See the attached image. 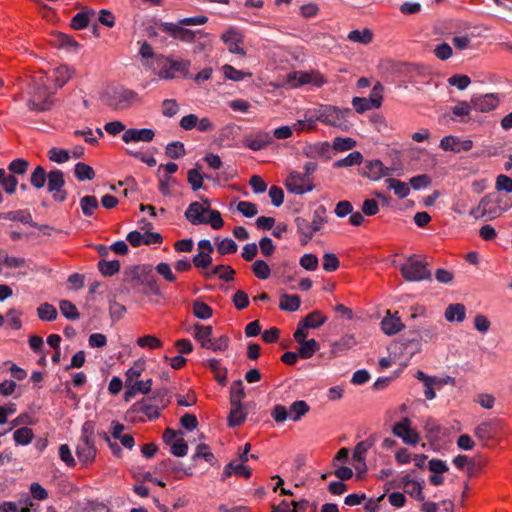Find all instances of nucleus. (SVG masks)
I'll use <instances>...</instances> for the list:
<instances>
[{
    "mask_svg": "<svg viewBox=\"0 0 512 512\" xmlns=\"http://www.w3.org/2000/svg\"><path fill=\"white\" fill-rule=\"evenodd\" d=\"M439 146L444 151L460 153L462 151H469L473 147V142L470 139L461 140L458 137L449 135L441 139Z\"/></svg>",
    "mask_w": 512,
    "mask_h": 512,
    "instance_id": "ddd939ff",
    "label": "nucleus"
},
{
    "mask_svg": "<svg viewBox=\"0 0 512 512\" xmlns=\"http://www.w3.org/2000/svg\"><path fill=\"white\" fill-rule=\"evenodd\" d=\"M48 191L52 193V198L56 202H63L67 197V192L63 189L65 185L64 173L59 169L51 170L48 173Z\"/></svg>",
    "mask_w": 512,
    "mask_h": 512,
    "instance_id": "6e6552de",
    "label": "nucleus"
},
{
    "mask_svg": "<svg viewBox=\"0 0 512 512\" xmlns=\"http://www.w3.org/2000/svg\"><path fill=\"white\" fill-rule=\"evenodd\" d=\"M445 319L449 322H463L466 316V308L461 303L450 304L445 309Z\"/></svg>",
    "mask_w": 512,
    "mask_h": 512,
    "instance_id": "c85d7f7f",
    "label": "nucleus"
},
{
    "mask_svg": "<svg viewBox=\"0 0 512 512\" xmlns=\"http://www.w3.org/2000/svg\"><path fill=\"white\" fill-rule=\"evenodd\" d=\"M392 432L406 444L414 445L419 442V435L411 429V420L407 417L396 423L393 426Z\"/></svg>",
    "mask_w": 512,
    "mask_h": 512,
    "instance_id": "f8f14e48",
    "label": "nucleus"
},
{
    "mask_svg": "<svg viewBox=\"0 0 512 512\" xmlns=\"http://www.w3.org/2000/svg\"><path fill=\"white\" fill-rule=\"evenodd\" d=\"M356 141L350 137H336L333 141V149L336 151H347L355 147Z\"/></svg>",
    "mask_w": 512,
    "mask_h": 512,
    "instance_id": "69168bd1",
    "label": "nucleus"
},
{
    "mask_svg": "<svg viewBox=\"0 0 512 512\" xmlns=\"http://www.w3.org/2000/svg\"><path fill=\"white\" fill-rule=\"evenodd\" d=\"M29 168V162L22 158H17L11 161L8 165L9 175H15V177L26 174Z\"/></svg>",
    "mask_w": 512,
    "mask_h": 512,
    "instance_id": "c03bdc74",
    "label": "nucleus"
},
{
    "mask_svg": "<svg viewBox=\"0 0 512 512\" xmlns=\"http://www.w3.org/2000/svg\"><path fill=\"white\" fill-rule=\"evenodd\" d=\"M190 66V60H174L167 57L158 70L157 76L162 80H173L178 77L188 78L190 76Z\"/></svg>",
    "mask_w": 512,
    "mask_h": 512,
    "instance_id": "423d86ee",
    "label": "nucleus"
},
{
    "mask_svg": "<svg viewBox=\"0 0 512 512\" xmlns=\"http://www.w3.org/2000/svg\"><path fill=\"white\" fill-rule=\"evenodd\" d=\"M362 174L372 181H377L384 176L390 175L391 169L385 167L380 160H370L365 162Z\"/></svg>",
    "mask_w": 512,
    "mask_h": 512,
    "instance_id": "4468645a",
    "label": "nucleus"
},
{
    "mask_svg": "<svg viewBox=\"0 0 512 512\" xmlns=\"http://www.w3.org/2000/svg\"><path fill=\"white\" fill-rule=\"evenodd\" d=\"M232 474L248 479L251 476V469L239 460H232L225 466L222 480H225Z\"/></svg>",
    "mask_w": 512,
    "mask_h": 512,
    "instance_id": "412c9836",
    "label": "nucleus"
},
{
    "mask_svg": "<svg viewBox=\"0 0 512 512\" xmlns=\"http://www.w3.org/2000/svg\"><path fill=\"white\" fill-rule=\"evenodd\" d=\"M134 407L136 411L143 413L149 419H156L160 416V407L155 403H150V399L144 398L137 402Z\"/></svg>",
    "mask_w": 512,
    "mask_h": 512,
    "instance_id": "c756f323",
    "label": "nucleus"
},
{
    "mask_svg": "<svg viewBox=\"0 0 512 512\" xmlns=\"http://www.w3.org/2000/svg\"><path fill=\"white\" fill-rule=\"evenodd\" d=\"M74 173L79 181L92 180L95 177L93 168L83 162H78L75 165Z\"/></svg>",
    "mask_w": 512,
    "mask_h": 512,
    "instance_id": "49530a36",
    "label": "nucleus"
},
{
    "mask_svg": "<svg viewBox=\"0 0 512 512\" xmlns=\"http://www.w3.org/2000/svg\"><path fill=\"white\" fill-rule=\"evenodd\" d=\"M155 271L162 276L167 282H175L177 277L173 273L171 266L166 262H161L156 265Z\"/></svg>",
    "mask_w": 512,
    "mask_h": 512,
    "instance_id": "0e129e2a",
    "label": "nucleus"
},
{
    "mask_svg": "<svg viewBox=\"0 0 512 512\" xmlns=\"http://www.w3.org/2000/svg\"><path fill=\"white\" fill-rule=\"evenodd\" d=\"M208 21L205 15H198L195 17H186L178 21V23L162 22L159 28L162 32L169 34L174 39L191 43L195 40L196 36H207L202 30L193 31L185 28L184 26L204 25Z\"/></svg>",
    "mask_w": 512,
    "mask_h": 512,
    "instance_id": "f257e3e1",
    "label": "nucleus"
},
{
    "mask_svg": "<svg viewBox=\"0 0 512 512\" xmlns=\"http://www.w3.org/2000/svg\"><path fill=\"white\" fill-rule=\"evenodd\" d=\"M297 226V232L300 234V242L302 245H306L313 237L315 230L311 227V223L305 218L297 217L295 219Z\"/></svg>",
    "mask_w": 512,
    "mask_h": 512,
    "instance_id": "cd10ccee",
    "label": "nucleus"
},
{
    "mask_svg": "<svg viewBox=\"0 0 512 512\" xmlns=\"http://www.w3.org/2000/svg\"><path fill=\"white\" fill-rule=\"evenodd\" d=\"M499 103V99L494 94L474 95L471 98L472 108L478 112H489L494 110Z\"/></svg>",
    "mask_w": 512,
    "mask_h": 512,
    "instance_id": "2eb2a0df",
    "label": "nucleus"
},
{
    "mask_svg": "<svg viewBox=\"0 0 512 512\" xmlns=\"http://www.w3.org/2000/svg\"><path fill=\"white\" fill-rule=\"evenodd\" d=\"M29 94L27 105L30 110L43 112L50 109L52 96L42 78L33 81Z\"/></svg>",
    "mask_w": 512,
    "mask_h": 512,
    "instance_id": "7ed1b4c3",
    "label": "nucleus"
},
{
    "mask_svg": "<svg viewBox=\"0 0 512 512\" xmlns=\"http://www.w3.org/2000/svg\"><path fill=\"white\" fill-rule=\"evenodd\" d=\"M192 310L194 316L201 320L209 319L213 314L212 308L200 300L193 302Z\"/></svg>",
    "mask_w": 512,
    "mask_h": 512,
    "instance_id": "37998d69",
    "label": "nucleus"
},
{
    "mask_svg": "<svg viewBox=\"0 0 512 512\" xmlns=\"http://www.w3.org/2000/svg\"><path fill=\"white\" fill-rule=\"evenodd\" d=\"M301 299L298 295L283 294L280 299L279 307L281 310L294 312L299 309Z\"/></svg>",
    "mask_w": 512,
    "mask_h": 512,
    "instance_id": "72a5a7b5",
    "label": "nucleus"
},
{
    "mask_svg": "<svg viewBox=\"0 0 512 512\" xmlns=\"http://www.w3.org/2000/svg\"><path fill=\"white\" fill-rule=\"evenodd\" d=\"M400 272L408 282L430 280L432 277L430 270L427 268V263L421 260L418 255L409 256L406 262L400 266Z\"/></svg>",
    "mask_w": 512,
    "mask_h": 512,
    "instance_id": "f03ea898",
    "label": "nucleus"
},
{
    "mask_svg": "<svg viewBox=\"0 0 512 512\" xmlns=\"http://www.w3.org/2000/svg\"><path fill=\"white\" fill-rule=\"evenodd\" d=\"M311 319H312V316H306L302 321L299 322L298 327L293 335L294 339L297 343L301 344V343L307 341L306 337L308 334V332H307L308 328L316 329L323 325V321L313 323L311 321Z\"/></svg>",
    "mask_w": 512,
    "mask_h": 512,
    "instance_id": "b1692460",
    "label": "nucleus"
},
{
    "mask_svg": "<svg viewBox=\"0 0 512 512\" xmlns=\"http://www.w3.org/2000/svg\"><path fill=\"white\" fill-rule=\"evenodd\" d=\"M0 218L10 221H20L30 226H37V223L32 220L31 214L26 210H16L0 214Z\"/></svg>",
    "mask_w": 512,
    "mask_h": 512,
    "instance_id": "7c9ffc66",
    "label": "nucleus"
},
{
    "mask_svg": "<svg viewBox=\"0 0 512 512\" xmlns=\"http://www.w3.org/2000/svg\"><path fill=\"white\" fill-rule=\"evenodd\" d=\"M375 442L376 436L371 435L367 439L359 442L354 448L353 459L358 463H362V465L364 466V470H367V466L365 463V454L375 444Z\"/></svg>",
    "mask_w": 512,
    "mask_h": 512,
    "instance_id": "5701e85b",
    "label": "nucleus"
},
{
    "mask_svg": "<svg viewBox=\"0 0 512 512\" xmlns=\"http://www.w3.org/2000/svg\"><path fill=\"white\" fill-rule=\"evenodd\" d=\"M215 241L217 245V251L220 255L232 254L235 253L238 249L237 243L231 238H225L222 240L216 238Z\"/></svg>",
    "mask_w": 512,
    "mask_h": 512,
    "instance_id": "a18cd8bd",
    "label": "nucleus"
},
{
    "mask_svg": "<svg viewBox=\"0 0 512 512\" xmlns=\"http://www.w3.org/2000/svg\"><path fill=\"white\" fill-rule=\"evenodd\" d=\"M151 273V265H135L125 270V281L130 283L133 288H137L143 286Z\"/></svg>",
    "mask_w": 512,
    "mask_h": 512,
    "instance_id": "9b49d317",
    "label": "nucleus"
},
{
    "mask_svg": "<svg viewBox=\"0 0 512 512\" xmlns=\"http://www.w3.org/2000/svg\"><path fill=\"white\" fill-rule=\"evenodd\" d=\"M246 397L242 380H236L230 387V404H242V400Z\"/></svg>",
    "mask_w": 512,
    "mask_h": 512,
    "instance_id": "c9c22d12",
    "label": "nucleus"
},
{
    "mask_svg": "<svg viewBox=\"0 0 512 512\" xmlns=\"http://www.w3.org/2000/svg\"><path fill=\"white\" fill-rule=\"evenodd\" d=\"M207 207H203L199 202H192L185 211L186 219L193 225L206 223Z\"/></svg>",
    "mask_w": 512,
    "mask_h": 512,
    "instance_id": "aec40b11",
    "label": "nucleus"
},
{
    "mask_svg": "<svg viewBox=\"0 0 512 512\" xmlns=\"http://www.w3.org/2000/svg\"><path fill=\"white\" fill-rule=\"evenodd\" d=\"M48 174L42 166H37L30 175V183L36 189L44 187Z\"/></svg>",
    "mask_w": 512,
    "mask_h": 512,
    "instance_id": "ea45409f",
    "label": "nucleus"
},
{
    "mask_svg": "<svg viewBox=\"0 0 512 512\" xmlns=\"http://www.w3.org/2000/svg\"><path fill=\"white\" fill-rule=\"evenodd\" d=\"M96 452L94 440H79L76 448V455L79 461L84 464L92 462L96 457Z\"/></svg>",
    "mask_w": 512,
    "mask_h": 512,
    "instance_id": "a211bd4d",
    "label": "nucleus"
},
{
    "mask_svg": "<svg viewBox=\"0 0 512 512\" xmlns=\"http://www.w3.org/2000/svg\"><path fill=\"white\" fill-rule=\"evenodd\" d=\"M247 413L242 404H231V410L228 416V425L235 427L241 425L246 419Z\"/></svg>",
    "mask_w": 512,
    "mask_h": 512,
    "instance_id": "2f4dec72",
    "label": "nucleus"
},
{
    "mask_svg": "<svg viewBox=\"0 0 512 512\" xmlns=\"http://www.w3.org/2000/svg\"><path fill=\"white\" fill-rule=\"evenodd\" d=\"M381 328L386 335H394L404 328L400 317L397 313L391 314L388 310L386 316L381 321Z\"/></svg>",
    "mask_w": 512,
    "mask_h": 512,
    "instance_id": "6ab92c4d",
    "label": "nucleus"
},
{
    "mask_svg": "<svg viewBox=\"0 0 512 512\" xmlns=\"http://www.w3.org/2000/svg\"><path fill=\"white\" fill-rule=\"evenodd\" d=\"M155 137V132L150 128H130L125 130L122 140L125 143L130 142H151Z\"/></svg>",
    "mask_w": 512,
    "mask_h": 512,
    "instance_id": "f3484780",
    "label": "nucleus"
},
{
    "mask_svg": "<svg viewBox=\"0 0 512 512\" xmlns=\"http://www.w3.org/2000/svg\"><path fill=\"white\" fill-rule=\"evenodd\" d=\"M310 410L309 405L303 401L298 400L291 404L288 412H289V419L293 421H298L301 419L302 416H304L306 413H308Z\"/></svg>",
    "mask_w": 512,
    "mask_h": 512,
    "instance_id": "473e14b6",
    "label": "nucleus"
},
{
    "mask_svg": "<svg viewBox=\"0 0 512 512\" xmlns=\"http://www.w3.org/2000/svg\"><path fill=\"white\" fill-rule=\"evenodd\" d=\"M37 315L42 321H53L58 313L52 304L43 303L37 308Z\"/></svg>",
    "mask_w": 512,
    "mask_h": 512,
    "instance_id": "de8ad7c7",
    "label": "nucleus"
},
{
    "mask_svg": "<svg viewBox=\"0 0 512 512\" xmlns=\"http://www.w3.org/2000/svg\"><path fill=\"white\" fill-rule=\"evenodd\" d=\"M136 93L123 87H110L102 94L105 105L114 110H124L134 101Z\"/></svg>",
    "mask_w": 512,
    "mask_h": 512,
    "instance_id": "39448f33",
    "label": "nucleus"
},
{
    "mask_svg": "<svg viewBox=\"0 0 512 512\" xmlns=\"http://www.w3.org/2000/svg\"><path fill=\"white\" fill-rule=\"evenodd\" d=\"M192 330L193 337L200 343L202 348H206L212 339V326L195 323L192 326Z\"/></svg>",
    "mask_w": 512,
    "mask_h": 512,
    "instance_id": "393cba45",
    "label": "nucleus"
},
{
    "mask_svg": "<svg viewBox=\"0 0 512 512\" xmlns=\"http://www.w3.org/2000/svg\"><path fill=\"white\" fill-rule=\"evenodd\" d=\"M318 349V342L315 339H309L300 344L299 356L303 359H309Z\"/></svg>",
    "mask_w": 512,
    "mask_h": 512,
    "instance_id": "09e8293b",
    "label": "nucleus"
},
{
    "mask_svg": "<svg viewBox=\"0 0 512 512\" xmlns=\"http://www.w3.org/2000/svg\"><path fill=\"white\" fill-rule=\"evenodd\" d=\"M70 78L71 73L67 66H60L54 70V82L57 87H63Z\"/></svg>",
    "mask_w": 512,
    "mask_h": 512,
    "instance_id": "5fc2aeb1",
    "label": "nucleus"
},
{
    "mask_svg": "<svg viewBox=\"0 0 512 512\" xmlns=\"http://www.w3.org/2000/svg\"><path fill=\"white\" fill-rule=\"evenodd\" d=\"M236 271L229 265H216L210 271H204L203 276L206 278H210L213 275H218L219 279L225 282H231L234 280V276Z\"/></svg>",
    "mask_w": 512,
    "mask_h": 512,
    "instance_id": "a878e982",
    "label": "nucleus"
},
{
    "mask_svg": "<svg viewBox=\"0 0 512 512\" xmlns=\"http://www.w3.org/2000/svg\"><path fill=\"white\" fill-rule=\"evenodd\" d=\"M137 344L143 348L158 349L162 347V341L154 335H146L137 339Z\"/></svg>",
    "mask_w": 512,
    "mask_h": 512,
    "instance_id": "e2e57ef3",
    "label": "nucleus"
},
{
    "mask_svg": "<svg viewBox=\"0 0 512 512\" xmlns=\"http://www.w3.org/2000/svg\"><path fill=\"white\" fill-rule=\"evenodd\" d=\"M347 38L352 42H358L367 45L372 42L373 33L370 29L365 28L364 30H353L350 31Z\"/></svg>",
    "mask_w": 512,
    "mask_h": 512,
    "instance_id": "58836bf2",
    "label": "nucleus"
},
{
    "mask_svg": "<svg viewBox=\"0 0 512 512\" xmlns=\"http://www.w3.org/2000/svg\"><path fill=\"white\" fill-rule=\"evenodd\" d=\"M332 147L328 142L308 145L303 149V154L310 159H322L328 161L331 158Z\"/></svg>",
    "mask_w": 512,
    "mask_h": 512,
    "instance_id": "dca6fc26",
    "label": "nucleus"
},
{
    "mask_svg": "<svg viewBox=\"0 0 512 512\" xmlns=\"http://www.w3.org/2000/svg\"><path fill=\"white\" fill-rule=\"evenodd\" d=\"M165 153L169 158L179 159L186 154V151L182 142L174 141L166 146Z\"/></svg>",
    "mask_w": 512,
    "mask_h": 512,
    "instance_id": "603ef678",
    "label": "nucleus"
},
{
    "mask_svg": "<svg viewBox=\"0 0 512 512\" xmlns=\"http://www.w3.org/2000/svg\"><path fill=\"white\" fill-rule=\"evenodd\" d=\"M352 114L351 109H339L336 106L324 105L317 111V120L342 130H347L349 127L348 117Z\"/></svg>",
    "mask_w": 512,
    "mask_h": 512,
    "instance_id": "20e7f679",
    "label": "nucleus"
},
{
    "mask_svg": "<svg viewBox=\"0 0 512 512\" xmlns=\"http://www.w3.org/2000/svg\"><path fill=\"white\" fill-rule=\"evenodd\" d=\"M273 142V137L269 132L259 130L255 133L244 135L243 144L252 151L265 149Z\"/></svg>",
    "mask_w": 512,
    "mask_h": 512,
    "instance_id": "9d476101",
    "label": "nucleus"
},
{
    "mask_svg": "<svg viewBox=\"0 0 512 512\" xmlns=\"http://www.w3.org/2000/svg\"><path fill=\"white\" fill-rule=\"evenodd\" d=\"M98 269L103 276L110 277L119 272L120 262L118 260H100L98 262Z\"/></svg>",
    "mask_w": 512,
    "mask_h": 512,
    "instance_id": "a19ab883",
    "label": "nucleus"
},
{
    "mask_svg": "<svg viewBox=\"0 0 512 512\" xmlns=\"http://www.w3.org/2000/svg\"><path fill=\"white\" fill-rule=\"evenodd\" d=\"M80 207L84 216L91 217L98 209L99 203L95 196L86 195L80 199Z\"/></svg>",
    "mask_w": 512,
    "mask_h": 512,
    "instance_id": "e433bc0d",
    "label": "nucleus"
},
{
    "mask_svg": "<svg viewBox=\"0 0 512 512\" xmlns=\"http://www.w3.org/2000/svg\"><path fill=\"white\" fill-rule=\"evenodd\" d=\"M299 264L305 270L315 271L318 268L319 261L316 255L306 253L300 258Z\"/></svg>",
    "mask_w": 512,
    "mask_h": 512,
    "instance_id": "680f3d73",
    "label": "nucleus"
},
{
    "mask_svg": "<svg viewBox=\"0 0 512 512\" xmlns=\"http://www.w3.org/2000/svg\"><path fill=\"white\" fill-rule=\"evenodd\" d=\"M59 308L62 315L69 320H77L80 317L76 306L69 300H61Z\"/></svg>",
    "mask_w": 512,
    "mask_h": 512,
    "instance_id": "8fccbe9b",
    "label": "nucleus"
},
{
    "mask_svg": "<svg viewBox=\"0 0 512 512\" xmlns=\"http://www.w3.org/2000/svg\"><path fill=\"white\" fill-rule=\"evenodd\" d=\"M197 458H203L211 466L215 465L217 462L216 457L210 451V447L204 443H201L196 447V452L192 456V459L196 460Z\"/></svg>",
    "mask_w": 512,
    "mask_h": 512,
    "instance_id": "79ce46f5",
    "label": "nucleus"
},
{
    "mask_svg": "<svg viewBox=\"0 0 512 512\" xmlns=\"http://www.w3.org/2000/svg\"><path fill=\"white\" fill-rule=\"evenodd\" d=\"M384 87L381 83H376L372 91L370 93V96L367 98L372 106V108H379L382 103V93H383Z\"/></svg>",
    "mask_w": 512,
    "mask_h": 512,
    "instance_id": "bf43d9fd",
    "label": "nucleus"
},
{
    "mask_svg": "<svg viewBox=\"0 0 512 512\" xmlns=\"http://www.w3.org/2000/svg\"><path fill=\"white\" fill-rule=\"evenodd\" d=\"M48 159L52 162L61 164L67 162L70 159V154L66 149L52 147L48 151Z\"/></svg>",
    "mask_w": 512,
    "mask_h": 512,
    "instance_id": "6e6d98bb",
    "label": "nucleus"
},
{
    "mask_svg": "<svg viewBox=\"0 0 512 512\" xmlns=\"http://www.w3.org/2000/svg\"><path fill=\"white\" fill-rule=\"evenodd\" d=\"M386 183L388 184V188L392 189L394 191V194L399 198H405L410 193V188L408 184H406L405 182H402L395 178H388L386 180Z\"/></svg>",
    "mask_w": 512,
    "mask_h": 512,
    "instance_id": "4c0bfd02",
    "label": "nucleus"
},
{
    "mask_svg": "<svg viewBox=\"0 0 512 512\" xmlns=\"http://www.w3.org/2000/svg\"><path fill=\"white\" fill-rule=\"evenodd\" d=\"M363 156L359 151H353L345 158L337 160L333 163L334 168L351 167L360 165L362 163Z\"/></svg>",
    "mask_w": 512,
    "mask_h": 512,
    "instance_id": "f704fd0d",
    "label": "nucleus"
},
{
    "mask_svg": "<svg viewBox=\"0 0 512 512\" xmlns=\"http://www.w3.org/2000/svg\"><path fill=\"white\" fill-rule=\"evenodd\" d=\"M412 333L415 335L412 340H419L422 342H431L438 337V325L436 324H427L417 329L413 330Z\"/></svg>",
    "mask_w": 512,
    "mask_h": 512,
    "instance_id": "4be33fe9",
    "label": "nucleus"
},
{
    "mask_svg": "<svg viewBox=\"0 0 512 512\" xmlns=\"http://www.w3.org/2000/svg\"><path fill=\"white\" fill-rule=\"evenodd\" d=\"M150 400H153L154 403L157 404L159 407H167V405L170 403L169 390L167 388H160L153 391Z\"/></svg>",
    "mask_w": 512,
    "mask_h": 512,
    "instance_id": "13d9d810",
    "label": "nucleus"
},
{
    "mask_svg": "<svg viewBox=\"0 0 512 512\" xmlns=\"http://www.w3.org/2000/svg\"><path fill=\"white\" fill-rule=\"evenodd\" d=\"M95 14L94 9L84 8L71 19V27L75 30H82L88 27L90 20Z\"/></svg>",
    "mask_w": 512,
    "mask_h": 512,
    "instance_id": "bb28decb",
    "label": "nucleus"
},
{
    "mask_svg": "<svg viewBox=\"0 0 512 512\" xmlns=\"http://www.w3.org/2000/svg\"><path fill=\"white\" fill-rule=\"evenodd\" d=\"M204 203L207 204V213L209 214V217L206 218L205 224H210L211 227L215 230L222 228L224 222L220 212L217 210L210 209L208 200H204Z\"/></svg>",
    "mask_w": 512,
    "mask_h": 512,
    "instance_id": "864d4df0",
    "label": "nucleus"
},
{
    "mask_svg": "<svg viewBox=\"0 0 512 512\" xmlns=\"http://www.w3.org/2000/svg\"><path fill=\"white\" fill-rule=\"evenodd\" d=\"M33 437V431L28 427L17 429L13 434L14 441L17 445H27L32 441Z\"/></svg>",
    "mask_w": 512,
    "mask_h": 512,
    "instance_id": "3c124183",
    "label": "nucleus"
},
{
    "mask_svg": "<svg viewBox=\"0 0 512 512\" xmlns=\"http://www.w3.org/2000/svg\"><path fill=\"white\" fill-rule=\"evenodd\" d=\"M254 275L261 280L268 279L270 276V267L263 260H256L252 265Z\"/></svg>",
    "mask_w": 512,
    "mask_h": 512,
    "instance_id": "4d7b16f0",
    "label": "nucleus"
},
{
    "mask_svg": "<svg viewBox=\"0 0 512 512\" xmlns=\"http://www.w3.org/2000/svg\"><path fill=\"white\" fill-rule=\"evenodd\" d=\"M222 69H223L225 77L227 79H230V80H233V81H241L245 77H251L252 76L251 73H249V72L245 73L243 71L237 70L233 66L228 65V64L224 65Z\"/></svg>",
    "mask_w": 512,
    "mask_h": 512,
    "instance_id": "052dcab7",
    "label": "nucleus"
},
{
    "mask_svg": "<svg viewBox=\"0 0 512 512\" xmlns=\"http://www.w3.org/2000/svg\"><path fill=\"white\" fill-rule=\"evenodd\" d=\"M499 202V197L495 193L487 194L480 200L477 207L471 209L470 215L475 219H495L504 212V209L500 207Z\"/></svg>",
    "mask_w": 512,
    "mask_h": 512,
    "instance_id": "0eeeda50",
    "label": "nucleus"
},
{
    "mask_svg": "<svg viewBox=\"0 0 512 512\" xmlns=\"http://www.w3.org/2000/svg\"><path fill=\"white\" fill-rule=\"evenodd\" d=\"M286 188L291 192L298 195L310 192L314 189L312 179L307 175L298 172H291L286 180Z\"/></svg>",
    "mask_w": 512,
    "mask_h": 512,
    "instance_id": "1a4fd4ad",
    "label": "nucleus"
},
{
    "mask_svg": "<svg viewBox=\"0 0 512 512\" xmlns=\"http://www.w3.org/2000/svg\"><path fill=\"white\" fill-rule=\"evenodd\" d=\"M229 343H230V340H229L228 336L222 335L217 339H211V341L209 342V344L207 345V347L205 349H211L215 352H217V351L221 352V351H225L228 349Z\"/></svg>",
    "mask_w": 512,
    "mask_h": 512,
    "instance_id": "338daca9",
    "label": "nucleus"
},
{
    "mask_svg": "<svg viewBox=\"0 0 512 512\" xmlns=\"http://www.w3.org/2000/svg\"><path fill=\"white\" fill-rule=\"evenodd\" d=\"M495 188L497 191L512 193V178L504 174L498 175L495 182Z\"/></svg>",
    "mask_w": 512,
    "mask_h": 512,
    "instance_id": "774afa93",
    "label": "nucleus"
}]
</instances>
